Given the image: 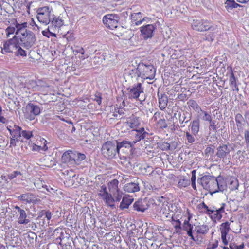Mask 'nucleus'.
<instances>
[{"instance_id":"nucleus-1","label":"nucleus","mask_w":249,"mask_h":249,"mask_svg":"<svg viewBox=\"0 0 249 249\" xmlns=\"http://www.w3.org/2000/svg\"><path fill=\"white\" fill-rule=\"evenodd\" d=\"M16 35H18L17 36L20 40V45L26 49H29L34 46L36 42V37L32 31L27 29V23L20 24L16 22Z\"/></svg>"},{"instance_id":"nucleus-2","label":"nucleus","mask_w":249,"mask_h":249,"mask_svg":"<svg viewBox=\"0 0 249 249\" xmlns=\"http://www.w3.org/2000/svg\"><path fill=\"white\" fill-rule=\"evenodd\" d=\"M192 27L194 30L199 32L207 31L203 37V39L213 41L218 32L216 26L207 20L195 18L193 20Z\"/></svg>"},{"instance_id":"nucleus-3","label":"nucleus","mask_w":249,"mask_h":249,"mask_svg":"<svg viewBox=\"0 0 249 249\" xmlns=\"http://www.w3.org/2000/svg\"><path fill=\"white\" fill-rule=\"evenodd\" d=\"M116 141H108L105 142L102 146L101 152L107 159H112L118 154L120 155Z\"/></svg>"},{"instance_id":"nucleus-4","label":"nucleus","mask_w":249,"mask_h":249,"mask_svg":"<svg viewBox=\"0 0 249 249\" xmlns=\"http://www.w3.org/2000/svg\"><path fill=\"white\" fill-rule=\"evenodd\" d=\"M197 182L201 184L203 188L208 190L211 194L216 193L217 179L213 176L205 175L197 179Z\"/></svg>"},{"instance_id":"nucleus-5","label":"nucleus","mask_w":249,"mask_h":249,"mask_svg":"<svg viewBox=\"0 0 249 249\" xmlns=\"http://www.w3.org/2000/svg\"><path fill=\"white\" fill-rule=\"evenodd\" d=\"M139 77L143 79L152 80L155 77L156 70L152 65H145L143 63L138 64Z\"/></svg>"},{"instance_id":"nucleus-6","label":"nucleus","mask_w":249,"mask_h":249,"mask_svg":"<svg viewBox=\"0 0 249 249\" xmlns=\"http://www.w3.org/2000/svg\"><path fill=\"white\" fill-rule=\"evenodd\" d=\"M127 90L129 99H137L141 102L145 100V97L141 96L143 93V88L141 83H138L136 85L129 87Z\"/></svg>"},{"instance_id":"nucleus-7","label":"nucleus","mask_w":249,"mask_h":249,"mask_svg":"<svg viewBox=\"0 0 249 249\" xmlns=\"http://www.w3.org/2000/svg\"><path fill=\"white\" fill-rule=\"evenodd\" d=\"M53 16V13L52 9H50L49 7L44 6L38 10L37 18L40 22L44 23L45 25L50 23Z\"/></svg>"},{"instance_id":"nucleus-8","label":"nucleus","mask_w":249,"mask_h":249,"mask_svg":"<svg viewBox=\"0 0 249 249\" xmlns=\"http://www.w3.org/2000/svg\"><path fill=\"white\" fill-rule=\"evenodd\" d=\"M19 39L18 37L15 35L13 38L6 41L1 47V52L4 54L5 53H15V51L19 47Z\"/></svg>"},{"instance_id":"nucleus-9","label":"nucleus","mask_w":249,"mask_h":249,"mask_svg":"<svg viewBox=\"0 0 249 249\" xmlns=\"http://www.w3.org/2000/svg\"><path fill=\"white\" fill-rule=\"evenodd\" d=\"M41 108L39 106L30 103L28 104L23 110L24 116L27 119L33 120L35 116L40 113Z\"/></svg>"},{"instance_id":"nucleus-10","label":"nucleus","mask_w":249,"mask_h":249,"mask_svg":"<svg viewBox=\"0 0 249 249\" xmlns=\"http://www.w3.org/2000/svg\"><path fill=\"white\" fill-rule=\"evenodd\" d=\"M128 179V182L124 187V190L128 193H135L140 190V185L143 183L141 179L136 178H131Z\"/></svg>"},{"instance_id":"nucleus-11","label":"nucleus","mask_w":249,"mask_h":249,"mask_svg":"<svg viewBox=\"0 0 249 249\" xmlns=\"http://www.w3.org/2000/svg\"><path fill=\"white\" fill-rule=\"evenodd\" d=\"M119 19L117 14H107L103 17V22L107 27L113 30L117 27Z\"/></svg>"},{"instance_id":"nucleus-12","label":"nucleus","mask_w":249,"mask_h":249,"mask_svg":"<svg viewBox=\"0 0 249 249\" xmlns=\"http://www.w3.org/2000/svg\"><path fill=\"white\" fill-rule=\"evenodd\" d=\"M156 28V24L142 26L140 28L141 35L144 40L151 38L154 36V32Z\"/></svg>"},{"instance_id":"nucleus-13","label":"nucleus","mask_w":249,"mask_h":249,"mask_svg":"<svg viewBox=\"0 0 249 249\" xmlns=\"http://www.w3.org/2000/svg\"><path fill=\"white\" fill-rule=\"evenodd\" d=\"M17 199L20 201L33 204H35L40 201V199H37V196L35 194L31 193L21 194L17 197Z\"/></svg>"},{"instance_id":"nucleus-14","label":"nucleus","mask_w":249,"mask_h":249,"mask_svg":"<svg viewBox=\"0 0 249 249\" xmlns=\"http://www.w3.org/2000/svg\"><path fill=\"white\" fill-rule=\"evenodd\" d=\"M20 89L26 93L36 91L38 89L36 82L35 80H29L25 83H20L19 85Z\"/></svg>"},{"instance_id":"nucleus-15","label":"nucleus","mask_w":249,"mask_h":249,"mask_svg":"<svg viewBox=\"0 0 249 249\" xmlns=\"http://www.w3.org/2000/svg\"><path fill=\"white\" fill-rule=\"evenodd\" d=\"M231 149H233V148L231 147V145L229 143L221 144L216 149V156L220 159L226 158Z\"/></svg>"},{"instance_id":"nucleus-16","label":"nucleus","mask_w":249,"mask_h":249,"mask_svg":"<svg viewBox=\"0 0 249 249\" xmlns=\"http://www.w3.org/2000/svg\"><path fill=\"white\" fill-rule=\"evenodd\" d=\"M75 157L74 151L68 150L63 154L61 157V161L64 163L74 166L75 165Z\"/></svg>"},{"instance_id":"nucleus-17","label":"nucleus","mask_w":249,"mask_h":249,"mask_svg":"<svg viewBox=\"0 0 249 249\" xmlns=\"http://www.w3.org/2000/svg\"><path fill=\"white\" fill-rule=\"evenodd\" d=\"M149 207V201L146 198L139 199L135 201L133 204L134 210L139 212L143 213L148 209Z\"/></svg>"},{"instance_id":"nucleus-18","label":"nucleus","mask_w":249,"mask_h":249,"mask_svg":"<svg viewBox=\"0 0 249 249\" xmlns=\"http://www.w3.org/2000/svg\"><path fill=\"white\" fill-rule=\"evenodd\" d=\"M116 142L119 152L121 150L124 152H127L128 154L129 153L130 154L132 153V150L134 146V144L132 142L126 140H123L121 142L116 141Z\"/></svg>"},{"instance_id":"nucleus-19","label":"nucleus","mask_w":249,"mask_h":249,"mask_svg":"<svg viewBox=\"0 0 249 249\" xmlns=\"http://www.w3.org/2000/svg\"><path fill=\"white\" fill-rule=\"evenodd\" d=\"M15 209L19 213V215L18 221V224L26 225L30 222V220L28 218L27 214L24 210L22 209L18 206H15Z\"/></svg>"},{"instance_id":"nucleus-20","label":"nucleus","mask_w":249,"mask_h":249,"mask_svg":"<svg viewBox=\"0 0 249 249\" xmlns=\"http://www.w3.org/2000/svg\"><path fill=\"white\" fill-rule=\"evenodd\" d=\"M140 124L138 118L134 117L129 119L127 122L123 124V127L126 128L127 130L133 129L135 130Z\"/></svg>"},{"instance_id":"nucleus-21","label":"nucleus","mask_w":249,"mask_h":249,"mask_svg":"<svg viewBox=\"0 0 249 249\" xmlns=\"http://www.w3.org/2000/svg\"><path fill=\"white\" fill-rule=\"evenodd\" d=\"M192 118V115L187 111L181 110L178 112V119L180 124H187Z\"/></svg>"},{"instance_id":"nucleus-22","label":"nucleus","mask_w":249,"mask_h":249,"mask_svg":"<svg viewBox=\"0 0 249 249\" xmlns=\"http://www.w3.org/2000/svg\"><path fill=\"white\" fill-rule=\"evenodd\" d=\"M158 96L159 98V107L160 110H163L167 107L168 102L167 95L165 93L160 94L158 92Z\"/></svg>"},{"instance_id":"nucleus-23","label":"nucleus","mask_w":249,"mask_h":249,"mask_svg":"<svg viewBox=\"0 0 249 249\" xmlns=\"http://www.w3.org/2000/svg\"><path fill=\"white\" fill-rule=\"evenodd\" d=\"M225 206L226 204L223 203L221 205V207L217 209V211L216 212H215L213 214L209 215L210 218L212 219V220L216 221V220H219L222 218V213L225 212L224 210Z\"/></svg>"},{"instance_id":"nucleus-24","label":"nucleus","mask_w":249,"mask_h":249,"mask_svg":"<svg viewBox=\"0 0 249 249\" xmlns=\"http://www.w3.org/2000/svg\"><path fill=\"white\" fill-rule=\"evenodd\" d=\"M189 127L191 128V132L194 135L196 136L199 131L200 121L199 119L193 120L190 124Z\"/></svg>"},{"instance_id":"nucleus-25","label":"nucleus","mask_w":249,"mask_h":249,"mask_svg":"<svg viewBox=\"0 0 249 249\" xmlns=\"http://www.w3.org/2000/svg\"><path fill=\"white\" fill-rule=\"evenodd\" d=\"M50 22L51 23V28L58 29L64 24L63 20L59 17H56L54 14L52 17Z\"/></svg>"},{"instance_id":"nucleus-26","label":"nucleus","mask_w":249,"mask_h":249,"mask_svg":"<svg viewBox=\"0 0 249 249\" xmlns=\"http://www.w3.org/2000/svg\"><path fill=\"white\" fill-rule=\"evenodd\" d=\"M99 195L102 197L103 199L108 206L110 207H113L114 206V199L112 197L111 194H109L108 192H105L102 194L100 193Z\"/></svg>"},{"instance_id":"nucleus-27","label":"nucleus","mask_w":249,"mask_h":249,"mask_svg":"<svg viewBox=\"0 0 249 249\" xmlns=\"http://www.w3.org/2000/svg\"><path fill=\"white\" fill-rule=\"evenodd\" d=\"M119 181L117 179H114L110 181L108 184V188L110 193L114 196L116 195V193L119 192L118 185Z\"/></svg>"},{"instance_id":"nucleus-28","label":"nucleus","mask_w":249,"mask_h":249,"mask_svg":"<svg viewBox=\"0 0 249 249\" xmlns=\"http://www.w3.org/2000/svg\"><path fill=\"white\" fill-rule=\"evenodd\" d=\"M217 179V184L216 183V193L219 191L223 192L227 188V184L224 179L218 177Z\"/></svg>"},{"instance_id":"nucleus-29","label":"nucleus","mask_w":249,"mask_h":249,"mask_svg":"<svg viewBox=\"0 0 249 249\" xmlns=\"http://www.w3.org/2000/svg\"><path fill=\"white\" fill-rule=\"evenodd\" d=\"M8 129L12 136V137L14 138H20L21 127L18 125H14L13 129H11L8 128Z\"/></svg>"},{"instance_id":"nucleus-30","label":"nucleus","mask_w":249,"mask_h":249,"mask_svg":"<svg viewBox=\"0 0 249 249\" xmlns=\"http://www.w3.org/2000/svg\"><path fill=\"white\" fill-rule=\"evenodd\" d=\"M133 199L129 197L124 196L122 199V202L120 204V208L121 210L128 208L129 206L132 203Z\"/></svg>"},{"instance_id":"nucleus-31","label":"nucleus","mask_w":249,"mask_h":249,"mask_svg":"<svg viewBox=\"0 0 249 249\" xmlns=\"http://www.w3.org/2000/svg\"><path fill=\"white\" fill-rule=\"evenodd\" d=\"M224 4L225 8L229 12L234 8L241 6L239 4L236 3L234 0H227Z\"/></svg>"},{"instance_id":"nucleus-32","label":"nucleus","mask_w":249,"mask_h":249,"mask_svg":"<svg viewBox=\"0 0 249 249\" xmlns=\"http://www.w3.org/2000/svg\"><path fill=\"white\" fill-rule=\"evenodd\" d=\"M142 13L141 12H138L133 13L131 15V19L133 21H136L135 25H139L141 24L142 22L144 20L143 18L142 19Z\"/></svg>"},{"instance_id":"nucleus-33","label":"nucleus","mask_w":249,"mask_h":249,"mask_svg":"<svg viewBox=\"0 0 249 249\" xmlns=\"http://www.w3.org/2000/svg\"><path fill=\"white\" fill-rule=\"evenodd\" d=\"M187 105L188 106L192 108L195 112H199L200 111H202L201 107L198 105L197 103L194 100L190 99L187 102Z\"/></svg>"},{"instance_id":"nucleus-34","label":"nucleus","mask_w":249,"mask_h":249,"mask_svg":"<svg viewBox=\"0 0 249 249\" xmlns=\"http://www.w3.org/2000/svg\"><path fill=\"white\" fill-rule=\"evenodd\" d=\"M209 230V227L206 225L196 226L195 228V231L198 234H206Z\"/></svg>"},{"instance_id":"nucleus-35","label":"nucleus","mask_w":249,"mask_h":249,"mask_svg":"<svg viewBox=\"0 0 249 249\" xmlns=\"http://www.w3.org/2000/svg\"><path fill=\"white\" fill-rule=\"evenodd\" d=\"M104 59V56L103 54L99 52L96 53V51H95V56L92 58L93 62L95 65L100 64Z\"/></svg>"},{"instance_id":"nucleus-36","label":"nucleus","mask_w":249,"mask_h":249,"mask_svg":"<svg viewBox=\"0 0 249 249\" xmlns=\"http://www.w3.org/2000/svg\"><path fill=\"white\" fill-rule=\"evenodd\" d=\"M230 230V223L226 222L223 223L220 225V230L221 234H227Z\"/></svg>"},{"instance_id":"nucleus-37","label":"nucleus","mask_w":249,"mask_h":249,"mask_svg":"<svg viewBox=\"0 0 249 249\" xmlns=\"http://www.w3.org/2000/svg\"><path fill=\"white\" fill-rule=\"evenodd\" d=\"M148 133L146 132H143L142 134H141V133H136L135 134V139L132 142L134 145L137 142H138L141 141V140L144 139L146 138L147 136H148Z\"/></svg>"},{"instance_id":"nucleus-38","label":"nucleus","mask_w":249,"mask_h":249,"mask_svg":"<svg viewBox=\"0 0 249 249\" xmlns=\"http://www.w3.org/2000/svg\"><path fill=\"white\" fill-rule=\"evenodd\" d=\"M139 71L138 70V65L137 68L132 69L129 70L128 69V71L126 73V74L128 75L130 78H133L136 77H139Z\"/></svg>"},{"instance_id":"nucleus-39","label":"nucleus","mask_w":249,"mask_h":249,"mask_svg":"<svg viewBox=\"0 0 249 249\" xmlns=\"http://www.w3.org/2000/svg\"><path fill=\"white\" fill-rule=\"evenodd\" d=\"M16 22L18 23L17 21L15 20L14 22L13 23V24L14 26H12L11 25H10L6 29L5 32L7 37H9L10 35L13 34L15 32L16 33L17 31V28L16 27Z\"/></svg>"},{"instance_id":"nucleus-40","label":"nucleus","mask_w":249,"mask_h":249,"mask_svg":"<svg viewBox=\"0 0 249 249\" xmlns=\"http://www.w3.org/2000/svg\"><path fill=\"white\" fill-rule=\"evenodd\" d=\"M157 147L162 151H167L170 150V145L165 142H160L157 143Z\"/></svg>"},{"instance_id":"nucleus-41","label":"nucleus","mask_w":249,"mask_h":249,"mask_svg":"<svg viewBox=\"0 0 249 249\" xmlns=\"http://www.w3.org/2000/svg\"><path fill=\"white\" fill-rule=\"evenodd\" d=\"M191 216L189 215L187 220H185L183 224L182 229L183 230L187 231L193 229V226L189 223Z\"/></svg>"},{"instance_id":"nucleus-42","label":"nucleus","mask_w":249,"mask_h":249,"mask_svg":"<svg viewBox=\"0 0 249 249\" xmlns=\"http://www.w3.org/2000/svg\"><path fill=\"white\" fill-rule=\"evenodd\" d=\"M74 155L76 156L75 157V165H78L80 163V162L83 160L85 158L86 156L84 154L80 153L74 151Z\"/></svg>"},{"instance_id":"nucleus-43","label":"nucleus","mask_w":249,"mask_h":249,"mask_svg":"<svg viewBox=\"0 0 249 249\" xmlns=\"http://www.w3.org/2000/svg\"><path fill=\"white\" fill-rule=\"evenodd\" d=\"M235 120L237 127H241L243 125V122L244 121V119L240 113L236 115Z\"/></svg>"},{"instance_id":"nucleus-44","label":"nucleus","mask_w":249,"mask_h":249,"mask_svg":"<svg viewBox=\"0 0 249 249\" xmlns=\"http://www.w3.org/2000/svg\"><path fill=\"white\" fill-rule=\"evenodd\" d=\"M198 208L200 209H204L205 211L203 212L208 215H210L213 213V211H211L210 209L205 204L204 202H202L198 205Z\"/></svg>"},{"instance_id":"nucleus-45","label":"nucleus","mask_w":249,"mask_h":249,"mask_svg":"<svg viewBox=\"0 0 249 249\" xmlns=\"http://www.w3.org/2000/svg\"><path fill=\"white\" fill-rule=\"evenodd\" d=\"M238 186V181L237 179L234 178L230 181L229 187L231 190L233 191L237 189Z\"/></svg>"},{"instance_id":"nucleus-46","label":"nucleus","mask_w":249,"mask_h":249,"mask_svg":"<svg viewBox=\"0 0 249 249\" xmlns=\"http://www.w3.org/2000/svg\"><path fill=\"white\" fill-rule=\"evenodd\" d=\"M196 136L194 135L193 134H191L189 132H186L185 133L186 139L188 143L192 144L194 143L196 141Z\"/></svg>"},{"instance_id":"nucleus-47","label":"nucleus","mask_w":249,"mask_h":249,"mask_svg":"<svg viewBox=\"0 0 249 249\" xmlns=\"http://www.w3.org/2000/svg\"><path fill=\"white\" fill-rule=\"evenodd\" d=\"M22 136L23 138L27 140H29L31 137L33 136L32 131L29 130H22L21 131V137Z\"/></svg>"},{"instance_id":"nucleus-48","label":"nucleus","mask_w":249,"mask_h":249,"mask_svg":"<svg viewBox=\"0 0 249 249\" xmlns=\"http://www.w3.org/2000/svg\"><path fill=\"white\" fill-rule=\"evenodd\" d=\"M20 43L19 44V47L17 49V50L15 51V53L17 55H20L21 56H26V52L22 49V48L20 46Z\"/></svg>"},{"instance_id":"nucleus-49","label":"nucleus","mask_w":249,"mask_h":249,"mask_svg":"<svg viewBox=\"0 0 249 249\" xmlns=\"http://www.w3.org/2000/svg\"><path fill=\"white\" fill-rule=\"evenodd\" d=\"M229 81L231 85H233L234 88L237 87L236 78L235 77L234 74L231 69V76L230 77Z\"/></svg>"},{"instance_id":"nucleus-50","label":"nucleus","mask_w":249,"mask_h":249,"mask_svg":"<svg viewBox=\"0 0 249 249\" xmlns=\"http://www.w3.org/2000/svg\"><path fill=\"white\" fill-rule=\"evenodd\" d=\"M201 111L203 114V116L201 118L202 120L209 122L212 120L211 115L209 113L202 110Z\"/></svg>"},{"instance_id":"nucleus-51","label":"nucleus","mask_w":249,"mask_h":249,"mask_svg":"<svg viewBox=\"0 0 249 249\" xmlns=\"http://www.w3.org/2000/svg\"><path fill=\"white\" fill-rule=\"evenodd\" d=\"M102 94L100 92H96L94 95L93 100L95 101L98 105H100L102 102Z\"/></svg>"},{"instance_id":"nucleus-52","label":"nucleus","mask_w":249,"mask_h":249,"mask_svg":"<svg viewBox=\"0 0 249 249\" xmlns=\"http://www.w3.org/2000/svg\"><path fill=\"white\" fill-rule=\"evenodd\" d=\"M157 123L160 128H166L167 127V124L164 119H160L157 121Z\"/></svg>"},{"instance_id":"nucleus-53","label":"nucleus","mask_w":249,"mask_h":249,"mask_svg":"<svg viewBox=\"0 0 249 249\" xmlns=\"http://www.w3.org/2000/svg\"><path fill=\"white\" fill-rule=\"evenodd\" d=\"M176 225L174 226L176 231L178 233H179L182 229L181 223L179 219L175 221Z\"/></svg>"},{"instance_id":"nucleus-54","label":"nucleus","mask_w":249,"mask_h":249,"mask_svg":"<svg viewBox=\"0 0 249 249\" xmlns=\"http://www.w3.org/2000/svg\"><path fill=\"white\" fill-rule=\"evenodd\" d=\"M21 173L20 171H14L11 174L8 175V177L9 179L11 180L16 178L18 175H21Z\"/></svg>"},{"instance_id":"nucleus-55","label":"nucleus","mask_w":249,"mask_h":249,"mask_svg":"<svg viewBox=\"0 0 249 249\" xmlns=\"http://www.w3.org/2000/svg\"><path fill=\"white\" fill-rule=\"evenodd\" d=\"M244 152V151H242L241 150H238L233 156L235 157L236 159H238L240 160H243L244 158V156H243Z\"/></svg>"},{"instance_id":"nucleus-56","label":"nucleus","mask_w":249,"mask_h":249,"mask_svg":"<svg viewBox=\"0 0 249 249\" xmlns=\"http://www.w3.org/2000/svg\"><path fill=\"white\" fill-rule=\"evenodd\" d=\"M19 141H22V140H20V139L14 138L13 137L11 138L10 142V147L16 146L17 145V143Z\"/></svg>"},{"instance_id":"nucleus-57","label":"nucleus","mask_w":249,"mask_h":249,"mask_svg":"<svg viewBox=\"0 0 249 249\" xmlns=\"http://www.w3.org/2000/svg\"><path fill=\"white\" fill-rule=\"evenodd\" d=\"M190 184V182L188 180L183 179L180 180L178 183V186L179 187H186Z\"/></svg>"},{"instance_id":"nucleus-58","label":"nucleus","mask_w":249,"mask_h":249,"mask_svg":"<svg viewBox=\"0 0 249 249\" xmlns=\"http://www.w3.org/2000/svg\"><path fill=\"white\" fill-rule=\"evenodd\" d=\"M50 29H52L51 27V26H48V31H43L42 32V33L43 34V36H47L48 37V33H50L51 34V35L53 36H56V35L54 33H51L50 31Z\"/></svg>"},{"instance_id":"nucleus-59","label":"nucleus","mask_w":249,"mask_h":249,"mask_svg":"<svg viewBox=\"0 0 249 249\" xmlns=\"http://www.w3.org/2000/svg\"><path fill=\"white\" fill-rule=\"evenodd\" d=\"M143 170L144 171V173H147L149 175L151 174L153 172V169L152 166H147L146 167H144Z\"/></svg>"},{"instance_id":"nucleus-60","label":"nucleus","mask_w":249,"mask_h":249,"mask_svg":"<svg viewBox=\"0 0 249 249\" xmlns=\"http://www.w3.org/2000/svg\"><path fill=\"white\" fill-rule=\"evenodd\" d=\"M210 123L209 128H212L214 131L216 130V125H215V121L212 120V119L209 122Z\"/></svg>"},{"instance_id":"nucleus-61","label":"nucleus","mask_w":249,"mask_h":249,"mask_svg":"<svg viewBox=\"0 0 249 249\" xmlns=\"http://www.w3.org/2000/svg\"><path fill=\"white\" fill-rule=\"evenodd\" d=\"M178 98L179 100L184 101L187 98V95L186 94L181 93L178 94Z\"/></svg>"},{"instance_id":"nucleus-62","label":"nucleus","mask_w":249,"mask_h":249,"mask_svg":"<svg viewBox=\"0 0 249 249\" xmlns=\"http://www.w3.org/2000/svg\"><path fill=\"white\" fill-rule=\"evenodd\" d=\"M43 212H44L45 217L47 219V220H50L52 217L51 213L49 211H43L42 213Z\"/></svg>"},{"instance_id":"nucleus-63","label":"nucleus","mask_w":249,"mask_h":249,"mask_svg":"<svg viewBox=\"0 0 249 249\" xmlns=\"http://www.w3.org/2000/svg\"><path fill=\"white\" fill-rule=\"evenodd\" d=\"M244 137L245 142L247 143H249V130H246L244 133Z\"/></svg>"},{"instance_id":"nucleus-64","label":"nucleus","mask_w":249,"mask_h":249,"mask_svg":"<svg viewBox=\"0 0 249 249\" xmlns=\"http://www.w3.org/2000/svg\"><path fill=\"white\" fill-rule=\"evenodd\" d=\"M227 235V234H221V239L225 245H226L228 244V241L226 239Z\"/></svg>"}]
</instances>
